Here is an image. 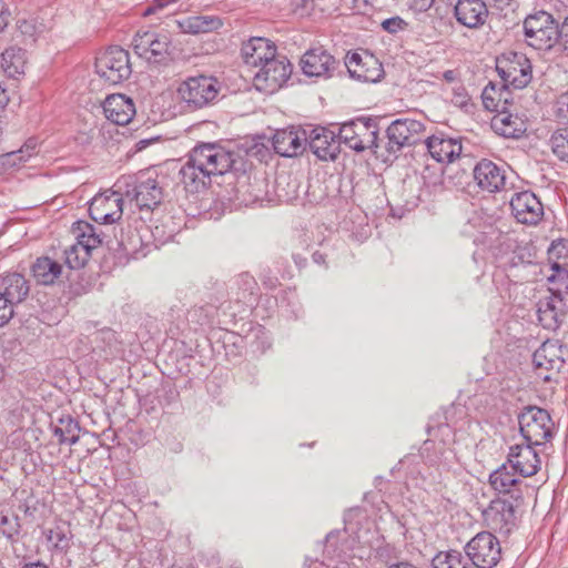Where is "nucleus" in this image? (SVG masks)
Masks as SVG:
<instances>
[{
  "mask_svg": "<svg viewBox=\"0 0 568 568\" xmlns=\"http://www.w3.org/2000/svg\"><path fill=\"white\" fill-rule=\"evenodd\" d=\"M234 163V153L219 143L194 146L180 170L181 181L190 193H199L211 183V176L223 175Z\"/></svg>",
  "mask_w": 568,
  "mask_h": 568,
  "instance_id": "1",
  "label": "nucleus"
},
{
  "mask_svg": "<svg viewBox=\"0 0 568 568\" xmlns=\"http://www.w3.org/2000/svg\"><path fill=\"white\" fill-rule=\"evenodd\" d=\"M523 29L525 42L537 50H550L560 39L559 23L545 10L528 14Z\"/></svg>",
  "mask_w": 568,
  "mask_h": 568,
  "instance_id": "2",
  "label": "nucleus"
},
{
  "mask_svg": "<svg viewBox=\"0 0 568 568\" xmlns=\"http://www.w3.org/2000/svg\"><path fill=\"white\" fill-rule=\"evenodd\" d=\"M519 430L524 442L545 445L554 436V422L549 413L537 406H527L518 415Z\"/></svg>",
  "mask_w": 568,
  "mask_h": 568,
  "instance_id": "3",
  "label": "nucleus"
},
{
  "mask_svg": "<svg viewBox=\"0 0 568 568\" xmlns=\"http://www.w3.org/2000/svg\"><path fill=\"white\" fill-rule=\"evenodd\" d=\"M338 138L356 152L369 149L377 153L378 125L372 119L358 118L343 123L338 130Z\"/></svg>",
  "mask_w": 568,
  "mask_h": 568,
  "instance_id": "4",
  "label": "nucleus"
},
{
  "mask_svg": "<svg viewBox=\"0 0 568 568\" xmlns=\"http://www.w3.org/2000/svg\"><path fill=\"white\" fill-rule=\"evenodd\" d=\"M131 176L123 178L116 183L121 190V183L128 187L124 192L130 204H134L140 211H153L162 201V187L155 179L139 176L133 183Z\"/></svg>",
  "mask_w": 568,
  "mask_h": 568,
  "instance_id": "5",
  "label": "nucleus"
},
{
  "mask_svg": "<svg viewBox=\"0 0 568 568\" xmlns=\"http://www.w3.org/2000/svg\"><path fill=\"white\" fill-rule=\"evenodd\" d=\"M97 74L108 84L126 80L132 70L129 52L120 47H110L95 60Z\"/></svg>",
  "mask_w": 568,
  "mask_h": 568,
  "instance_id": "6",
  "label": "nucleus"
},
{
  "mask_svg": "<svg viewBox=\"0 0 568 568\" xmlns=\"http://www.w3.org/2000/svg\"><path fill=\"white\" fill-rule=\"evenodd\" d=\"M496 70L504 85L510 84L515 89L527 87L532 78L529 59L518 52H509L497 58Z\"/></svg>",
  "mask_w": 568,
  "mask_h": 568,
  "instance_id": "7",
  "label": "nucleus"
},
{
  "mask_svg": "<svg viewBox=\"0 0 568 568\" xmlns=\"http://www.w3.org/2000/svg\"><path fill=\"white\" fill-rule=\"evenodd\" d=\"M291 73L292 64L287 58L276 54L258 68L254 74L253 84L261 92L273 93L282 88Z\"/></svg>",
  "mask_w": 568,
  "mask_h": 568,
  "instance_id": "8",
  "label": "nucleus"
},
{
  "mask_svg": "<svg viewBox=\"0 0 568 568\" xmlns=\"http://www.w3.org/2000/svg\"><path fill=\"white\" fill-rule=\"evenodd\" d=\"M425 124L418 120L402 118L393 121L387 130V151L397 153L405 146L415 145L424 140Z\"/></svg>",
  "mask_w": 568,
  "mask_h": 568,
  "instance_id": "9",
  "label": "nucleus"
},
{
  "mask_svg": "<svg viewBox=\"0 0 568 568\" xmlns=\"http://www.w3.org/2000/svg\"><path fill=\"white\" fill-rule=\"evenodd\" d=\"M217 92L216 81L205 75L191 77L178 88L180 99L191 110L202 109L207 105L216 98Z\"/></svg>",
  "mask_w": 568,
  "mask_h": 568,
  "instance_id": "10",
  "label": "nucleus"
},
{
  "mask_svg": "<svg viewBox=\"0 0 568 568\" xmlns=\"http://www.w3.org/2000/svg\"><path fill=\"white\" fill-rule=\"evenodd\" d=\"M465 555L474 562L475 568H493L500 559L501 548L493 534L483 531L466 544Z\"/></svg>",
  "mask_w": 568,
  "mask_h": 568,
  "instance_id": "11",
  "label": "nucleus"
},
{
  "mask_svg": "<svg viewBox=\"0 0 568 568\" xmlns=\"http://www.w3.org/2000/svg\"><path fill=\"white\" fill-rule=\"evenodd\" d=\"M123 194L120 191L97 194L89 205L91 219L101 224L118 222L123 214Z\"/></svg>",
  "mask_w": 568,
  "mask_h": 568,
  "instance_id": "12",
  "label": "nucleus"
},
{
  "mask_svg": "<svg viewBox=\"0 0 568 568\" xmlns=\"http://www.w3.org/2000/svg\"><path fill=\"white\" fill-rule=\"evenodd\" d=\"M539 445L524 442L509 447L507 455V464L518 475L523 477H531L540 469L541 460L536 450Z\"/></svg>",
  "mask_w": 568,
  "mask_h": 568,
  "instance_id": "13",
  "label": "nucleus"
},
{
  "mask_svg": "<svg viewBox=\"0 0 568 568\" xmlns=\"http://www.w3.org/2000/svg\"><path fill=\"white\" fill-rule=\"evenodd\" d=\"M345 65L349 75L362 82L375 83L379 81L384 74L382 63L366 51L347 54Z\"/></svg>",
  "mask_w": 568,
  "mask_h": 568,
  "instance_id": "14",
  "label": "nucleus"
},
{
  "mask_svg": "<svg viewBox=\"0 0 568 568\" xmlns=\"http://www.w3.org/2000/svg\"><path fill=\"white\" fill-rule=\"evenodd\" d=\"M136 54L148 61H160L170 49V39L166 34L153 31H138L132 41Z\"/></svg>",
  "mask_w": 568,
  "mask_h": 568,
  "instance_id": "15",
  "label": "nucleus"
},
{
  "mask_svg": "<svg viewBox=\"0 0 568 568\" xmlns=\"http://www.w3.org/2000/svg\"><path fill=\"white\" fill-rule=\"evenodd\" d=\"M510 207L517 222L526 225H537L544 216V206L539 199L530 191L513 195Z\"/></svg>",
  "mask_w": 568,
  "mask_h": 568,
  "instance_id": "16",
  "label": "nucleus"
},
{
  "mask_svg": "<svg viewBox=\"0 0 568 568\" xmlns=\"http://www.w3.org/2000/svg\"><path fill=\"white\" fill-rule=\"evenodd\" d=\"M486 525L500 534H508L516 526V511L511 501L494 499L483 513Z\"/></svg>",
  "mask_w": 568,
  "mask_h": 568,
  "instance_id": "17",
  "label": "nucleus"
},
{
  "mask_svg": "<svg viewBox=\"0 0 568 568\" xmlns=\"http://www.w3.org/2000/svg\"><path fill=\"white\" fill-rule=\"evenodd\" d=\"M336 65L335 58L323 48L310 49L301 59V68L307 77L331 78Z\"/></svg>",
  "mask_w": 568,
  "mask_h": 568,
  "instance_id": "18",
  "label": "nucleus"
},
{
  "mask_svg": "<svg viewBox=\"0 0 568 568\" xmlns=\"http://www.w3.org/2000/svg\"><path fill=\"white\" fill-rule=\"evenodd\" d=\"M306 132L291 129L277 130L272 138L274 151L285 158L302 154L306 149Z\"/></svg>",
  "mask_w": 568,
  "mask_h": 568,
  "instance_id": "19",
  "label": "nucleus"
},
{
  "mask_svg": "<svg viewBox=\"0 0 568 568\" xmlns=\"http://www.w3.org/2000/svg\"><path fill=\"white\" fill-rule=\"evenodd\" d=\"M105 118L118 125L129 124L136 113L134 102L125 94H111L103 102Z\"/></svg>",
  "mask_w": 568,
  "mask_h": 568,
  "instance_id": "20",
  "label": "nucleus"
},
{
  "mask_svg": "<svg viewBox=\"0 0 568 568\" xmlns=\"http://www.w3.org/2000/svg\"><path fill=\"white\" fill-rule=\"evenodd\" d=\"M455 17L460 24L469 29H478L485 24L488 9L481 0H458L455 6Z\"/></svg>",
  "mask_w": 568,
  "mask_h": 568,
  "instance_id": "21",
  "label": "nucleus"
},
{
  "mask_svg": "<svg viewBox=\"0 0 568 568\" xmlns=\"http://www.w3.org/2000/svg\"><path fill=\"white\" fill-rule=\"evenodd\" d=\"M241 52L245 64L257 69L277 54L274 43L260 37L243 43Z\"/></svg>",
  "mask_w": 568,
  "mask_h": 568,
  "instance_id": "22",
  "label": "nucleus"
},
{
  "mask_svg": "<svg viewBox=\"0 0 568 568\" xmlns=\"http://www.w3.org/2000/svg\"><path fill=\"white\" fill-rule=\"evenodd\" d=\"M474 179L477 185L486 192L495 193L505 184V172L489 160H481L474 169Z\"/></svg>",
  "mask_w": 568,
  "mask_h": 568,
  "instance_id": "23",
  "label": "nucleus"
},
{
  "mask_svg": "<svg viewBox=\"0 0 568 568\" xmlns=\"http://www.w3.org/2000/svg\"><path fill=\"white\" fill-rule=\"evenodd\" d=\"M564 298L552 293L541 298L537 304V314L540 324L548 329H556L564 316Z\"/></svg>",
  "mask_w": 568,
  "mask_h": 568,
  "instance_id": "24",
  "label": "nucleus"
},
{
  "mask_svg": "<svg viewBox=\"0 0 568 568\" xmlns=\"http://www.w3.org/2000/svg\"><path fill=\"white\" fill-rule=\"evenodd\" d=\"M311 151L320 160H334L337 153V145L334 140V133L325 128L313 129L307 141Z\"/></svg>",
  "mask_w": 568,
  "mask_h": 568,
  "instance_id": "25",
  "label": "nucleus"
},
{
  "mask_svg": "<svg viewBox=\"0 0 568 568\" xmlns=\"http://www.w3.org/2000/svg\"><path fill=\"white\" fill-rule=\"evenodd\" d=\"M29 290L28 281L20 273H7L0 277V294L12 306L24 301Z\"/></svg>",
  "mask_w": 568,
  "mask_h": 568,
  "instance_id": "26",
  "label": "nucleus"
},
{
  "mask_svg": "<svg viewBox=\"0 0 568 568\" xmlns=\"http://www.w3.org/2000/svg\"><path fill=\"white\" fill-rule=\"evenodd\" d=\"M427 150L437 162H452L459 156L462 145L454 139L432 135L425 140Z\"/></svg>",
  "mask_w": 568,
  "mask_h": 568,
  "instance_id": "27",
  "label": "nucleus"
},
{
  "mask_svg": "<svg viewBox=\"0 0 568 568\" xmlns=\"http://www.w3.org/2000/svg\"><path fill=\"white\" fill-rule=\"evenodd\" d=\"M532 363L537 369L559 372L565 361L560 356L559 347L551 342H545L532 355Z\"/></svg>",
  "mask_w": 568,
  "mask_h": 568,
  "instance_id": "28",
  "label": "nucleus"
},
{
  "mask_svg": "<svg viewBox=\"0 0 568 568\" xmlns=\"http://www.w3.org/2000/svg\"><path fill=\"white\" fill-rule=\"evenodd\" d=\"M491 126L496 133L505 138H520L526 132L524 121L517 115L506 112V109L493 118Z\"/></svg>",
  "mask_w": 568,
  "mask_h": 568,
  "instance_id": "29",
  "label": "nucleus"
},
{
  "mask_svg": "<svg viewBox=\"0 0 568 568\" xmlns=\"http://www.w3.org/2000/svg\"><path fill=\"white\" fill-rule=\"evenodd\" d=\"M27 64L26 51L10 47L1 53L0 68L8 78L18 79L24 74Z\"/></svg>",
  "mask_w": 568,
  "mask_h": 568,
  "instance_id": "30",
  "label": "nucleus"
},
{
  "mask_svg": "<svg viewBox=\"0 0 568 568\" xmlns=\"http://www.w3.org/2000/svg\"><path fill=\"white\" fill-rule=\"evenodd\" d=\"M62 266L50 257H39L32 265V274L42 285L54 284L62 275Z\"/></svg>",
  "mask_w": 568,
  "mask_h": 568,
  "instance_id": "31",
  "label": "nucleus"
},
{
  "mask_svg": "<svg viewBox=\"0 0 568 568\" xmlns=\"http://www.w3.org/2000/svg\"><path fill=\"white\" fill-rule=\"evenodd\" d=\"M178 26L184 33H206L222 27V21L216 17L194 16L178 21Z\"/></svg>",
  "mask_w": 568,
  "mask_h": 568,
  "instance_id": "32",
  "label": "nucleus"
},
{
  "mask_svg": "<svg viewBox=\"0 0 568 568\" xmlns=\"http://www.w3.org/2000/svg\"><path fill=\"white\" fill-rule=\"evenodd\" d=\"M72 233L77 243L81 245L91 254V252L102 244L101 234L97 232L95 227L84 221H78L72 226Z\"/></svg>",
  "mask_w": 568,
  "mask_h": 568,
  "instance_id": "33",
  "label": "nucleus"
},
{
  "mask_svg": "<svg viewBox=\"0 0 568 568\" xmlns=\"http://www.w3.org/2000/svg\"><path fill=\"white\" fill-rule=\"evenodd\" d=\"M508 90L506 85L498 89L495 84L489 82L481 93V100L485 109L493 112H499L506 109L508 102Z\"/></svg>",
  "mask_w": 568,
  "mask_h": 568,
  "instance_id": "34",
  "label": "nucleus"
},
{
  "mask_svg": "<svg viewBox=\"0 0 568 568\" xmlns=\"http://www.w3.org/2000/svg\"><path fill=\"white\" fill-rule=\"evenodd\" d=\"M432 565L433 568H475L468 556L456 550L438 552Z\"/></svg>",
  "mask_w": 568,
  "mask_h": 568,
  "instance_id": "35",
  "label": "nucleus"
},
{
  "mask_svg": "<svg viewBox=\"0 0 568 568\" xmlns=\"http://www.w3.org/2000/svg\"><path fill=\"white\" fill-rule=\"evenodd\" d=\"M517 473L510 470L507 464H503L489 476L493 488L499 493H510L511 488L519 483Z\"/></svg>",
  "mask_w": 568,
  "mask_h": 568,
  "instance_id": "36",
  "label": "nucleus"
},
{
  "mask_svg": "<svg viewBox=\"0 0 568 568\" xmlns=\"http://www.w3.org/2000/svg\"><path fill=\"white\" fill-rule=\"evenodd\" d=\"M551 271L552 273L548 275L549 293L562 297L564 294H568V265H561L556 261L551 264Z\"/></svg>",
  "mask_w": 568,
  "mask_h": 568,
  "instance_id": "37",
  "label": "nucleus"
},
{
  "mask_svg": "<svg viewBox=\"0 0 568 568\" xmlns=\"http://www.w3.org/2000/svg\"><path fill=\"white\" fill-rule=\"evenodd\" d=\"M81 428L77 420L71 416L61 417L59 425L54 427V435L59 437V443L74 445L79 442Z\"/></svg>",
  "mask_w": 568,
  "mask_h": 568,
  "instance_id": "38",
  "label": "nucleus"
},
{
  "mask_svg": "<svg viewBox=\"0 0 568 568\" xmlns=\"http://www.w3.org/2000/svg\"><path fill=\"white\" fill-rule=\"evenodd\" d=\"M47 540L59 550H67L70 546L71 531L67 524L60 523L44 532Z\"/></svg>",
  "mask_w": 568,
  "mask_h": 568,
  "instance_id": "39",
  "label": "nucleus"
},
{
  "mask_svg": "<svg viewBox=\"0 0 568 568\" xmlns=\"http://www.w3.org/2000/svg\"><path fill=\"white\" fill-rule=\"evenodd\" d=\"M552 153L560 160L568 163V128L556 130L550 140Z\"/></svg>",
  "mask_w": 568,
  "mask_h": 568,
  "instance_id": "40",
  "label": "nucleus"
},
{
  "mask_svg": "<svg viewBox=\"0 0 568 568\" xmlns=\"http://www.w3.org/2000/svg\"><path fill=\"white\" fill-rule=\"evenodd\" d=\"M90 256L91 254L78 243L71 245L64 251L65 264L71 270H79L83 267L89 261Z\"/></svg>",
  "mask_w": 568,
  "mask_h": 568,
  "instance_id": "41",
  "label": "nucleus"
},
{
  "mask_svg": "<svg viewBox=\"0 0 568 568\" xmlns=\"http://www.w3.org/2000/svg\"><path fill=\"white\" fill-rule=\"evenodd\" d=\"M550 265L556 261L561 265H568V243L565 241L554 242L548 250Z\"/></svg>",
  "mask_w": 568,
  "mask_h": 568,
  "instance_id": "42",
  "label": "nucleus"
},
{
  "mask_svg": "<svg viewBox=\"0 0 568 568\" xmlns=\"http://www.w3.org/2000/svg\"><path fill=\"white\" fill-rule=\"evenodd\" d=\"M8 301L0 294V327L7 325L14 314L13 306Z\"/></svg>",
  "mask_w": 568,
  "mask_h": 568,
  "instance_id": "43",
  "label": "nucleus"
},
{
  "mask_svg": "<svg viewBox=\"0 0 568 568\" xmlns=\"http://www.w3.org/2000/svg\"><path fill=\"white\" fill-rule=\"evenodd\" d=\"M407 23L399 17H393L386 19L382 22V27L389 33H396L399 30H403Z\"/></svg>",
  "mask_w": 568,
  "mask_h": 568,
  "instance_id": "44",
  "label": "nucleus"
},
{
  "mask_svg": "<svg viewBox=\"0 0 568 568\" xmlns=\"http://www.w3.org/2000/svg\"><path fill=\"white\" fill-rule=\"evenodd\" d=\"M556 108L557 116L568 122V91L557 99Z\"/></svg>",
  "mask_w": 568,
  "mask_h": 568,
  "instance_id": "45",
  "label": "nucleus"
},
{
  "mask_svg": "<svg viewBox=\"0 0 568 568\" xmlns=\"http://www.w3.org/2000/svg\"><path fill=\"white\" fill-rule=\"evenodd\" d=\"M173 3L172 0H154L152 4L145 8L143 16L149 17L162 12L169 4Z\"/></svg>",
  "mask_w": 568,
  "mask_h": 568,
  "instance_id": "46",
  "label": "nucleus"
},
{
  "mask_svg": "<svg viewBox=\"0 0 568 568\" xmlns=\"http://www.w3.org/2000/svg\"><path fill=\"white\" fill-rule=\"evenodd\" d=\"M452 102L456 106H459V108L467 106V104L469 102V97H468L465 88L458 87V88L454 89V95L452 98Z\"/></svg>",
  "mask_w": 568,
  "mask_h": 568,
  "instance_id": "47",
  "label": "nucleus"
},
{
  "mask_svg": "<svg viewBox=\"0 0 568 568\" xmlns=\"http://www.w3.org/2000/svg\"><path fill=\"white\" fill-rule=\"evenodd\" d=\"M10 16L11 13L6 1L0 0V32H2L9 24Z\"/></svg>",
  "mask_w": 568,
  "mask_h": 568,
  "instance_id": "48",
  "label": "nucleus"
},
{
  "mask_svg": "<svg viewBox=\"0 0 568 568\" xmlns=\"http://www.w3.org/2000/svg\"><path fill=\"white\" fill-rule=\"evenodd\" d=\"M434 0H409L413 9L419 12L428 10L433 6Z\"/></svg>",
  "mask_w": 568,
  "mask_h": 568,
  "instance_id": "49",
  "label": "nucleus"
},
{
  "mask_svg": "<svg viewBox=\"0 0 568 568\" xmlns=\"http://www.w3.org/2000/svg\"><path fill=\"white\" fill-rule=\"evenodd\" d=\"M560 39L565 49L568 50V17L564 20V22L559 26Z\"/></svg>",
  "mask_w": 568,
  "mask_h": 568,
  "instance_id": "50",
  "label": "nucleus"
},
{
  "mask_svg": "<svg viewBox=\"0 0 568 568\" xmlns=\"http://www.w3.org/2000/svg\"><path fill=\"white\" fill-rule=\"evenodd\" d=\"M443 78L447 82H453L456 80V72L454 70H447L443 73Z\"/></svg>",
  "mask_w": 568,
  "mask_h": 568,
  "instance_id": "51",
  "label": "nucleus"
},
{
  "mask_svg": "<svg viewBox=\"0 0 568 568\" xmlns=\"http://www.w3.org/2000/svg\"><path fill=\"white\" fill-rule=\"evenodd\" d=\"M513 0H491V2L500 10L505 9L510 4Z\"/></svg>",
  "mask_w": 568,
  "mask_h": 568,
  "instance_id": "52",
  "label": "nucleus"
},
{
  "mask_svg": "<svg viewBox=\"0 0 568 568\" xmlns=\"http://www.w3.org/2000/svg\"><path fill=\"white\" fill-rule=\"evenodd\" d=\"M22 568H49L47 565L40 561L26 564Z\"/></svg>",
  "mask_w": 568,
  "mask_h": 568,
  "instance_id": "53",
  "label": "nucleus"
},
{
  "mask_svg": "<svg viewBox=\"0 0 568 568\" xmlns=\"http://www.w3.org/2000/svg\"><path fill=\"white\" fill-rule=\"evenodd\" d=\"M388 568H416V567L409 562L404 561V562L390 565Z\"/></svg>",
  "mask_w": 568,
  "mask_h": 568,
  "instance_id": "54",
  "label": "nucleus"
},
{
  "mask_svg": "<svg viewBox=\"0 0 568 568\" xmlns=\"http://www.w3.org/2000/svg\"><path fill=\"white\" fill-rule=\"evenodd\" d=\"M242 278L243 281L247 284V285H251V288H253V286L256 285L255 281L253 277L248 276V275H242Z\"/></svg>",
  "mask_w": 568,
  "mask_h": 568,
  "instance_id": "55",
  "label": "nucleus"
},
{
  "mask_svg": "<svg viewBox=\"0 0 568 568\" xmlns=\"http://www.w3.org/2000/svg\"><path fill=\"white\" fill-rule=\"evenodd\" d=\"M313 260H314V262H316V263H324V256H323V254H321V253H318V252H315V253L313 254Z\"/></svg>",
  "mask_w": 568,
  "mask_h": 568,
  "instance_id": "56",
  "label": "nucleus"
},
{
  "mask_svg": "<svg viewBox=\"0 0 568 568\" xmlns=\"http://www.w3.org/2000/svg\"><path fill=\"white\" fill-rule=\"evenodd\" d=\"M9 101V98L4 94V91H2V94L0 95V105L7 104Z\"/></svg>",
  "mask_w": 568,
  "mask_h": 568,
  "instance_id": "57",
  "label": "nucleus"
},
{
  "mask_svg": "<svg viewBox=\"0 0 568 568\" xmlns=\"http://www.w3.org/2000/svg\"><path fill=\"white\" fill-rule=\"evenodd\" d=\"M542 378H544L545 381H550V379H551V376H550V375H545V376H542Z\"/></svg>",
  "mask_w": 568,
  "mask_h": 568,
  "instance_id": "58",
  "label": "nucleus"
},
{
  "mask_svg": "<svg viewBox=\"0 0 568 568\" xmlns=\"http://www.w3.org/2000/svg\"><path fill=\"white\" fill-rule=\"evenodd\" d=\"M7 520H8V518H7V517H2L1 523H2V524H7Z\"/></svg>",
  "mask_w": 568,
  "mask_h": 568,
  "instance_id": "59",
  "label": "nucleus"
}]
</instances>
